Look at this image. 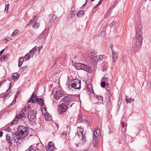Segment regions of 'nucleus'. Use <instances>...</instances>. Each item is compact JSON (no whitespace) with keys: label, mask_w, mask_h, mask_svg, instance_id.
<instances>
[{"label":"nucleus","mask_w":151,"mask_h":151,"mask_svg":"<svg viewBox=\"0 0 151 151\" xmlns=\"http://www.w3.org/2000/svg\"><path fill=\"white\" fill-rule=\"evenodd\" d=\"M28 130L27 127L19 126L17 128V132L14 134L12 136V141L17 144L20 143L21 139L24 138L27 136Z\"/></svg>","instance_id":"1"},{"label":"nucleus","mask_w":151,"mask_h":151,"mask_svg":"<svg viewBox=\"0 0 151 151\" xmlns=\"http://www.w3.org/2000/svg\"><path fill=\"white\" fill-rule=\"evenodd\" d=\"M34 99L41 106H44V100L41 98H39L37 97L36 94L34 93H32L31 98L28 102L33 103L35 102Z\"/></svg>","instance_id":"2"},{"label":"nucleus","mask_w":151,"mask_h":151,"mask_svg":"<svg viewBox=\"0 0 151 151\" xmlns=\"http://www.w3.org/2000/svg\"><path fill=\"white\" fill-rule=\"evenodd\" d=\"M47 37V35L43 31L42 33L40 34L38 37L35 40L34 42L35 43H43L45 41Z\"/></svg>","instance_id":"3"},{"label":"nucleus","mask_w":151,"mask_h":151,"mask_svg":"<svg viewBox=\"0 0 151 151\" xmlns=\"http://www.w3.org/2000/svg\"><path fill=\"white\" fill-rule=\"evenodd\" d=\"M71 84L70 85L71 87L75 89H79L81 86V82L80 80L75 79L71 81Z\"/></svg>","instance_id":"4"},{"label":"nucleus","mask_w":151,"mask_h":151,"mask_svg":"<svg viewBox=\"0 0 151 151\" xmlns=\"http://www.w3.org/2000/svg\"><path fill=\"white\" fill-rule=\"evenodd\" d=\"M74 96L72 95H68L64 97L62 100L63 103L68 106L73 100Z\"/></svg>","instance_id":"5"},{"label":"nucleus","mask_w":151,"mask_h":151,"mask_svg":"<svg viewBox=\"0 0 151 151\" xmlns=\"http://www.w3.org/2000/svg\"><path fill=\"white\" fill-rule=\"evenodd\" d=\"M142 41L143 37L142 36H136L135 47L138 48L140 47L142 45Z\"/></svg>","instance_id":"6"},{"label":"nucleus","mask_w":151,"mask_h":151,"mask_svg":"<svg viewBox=\"0 0 151 151\" xmlns=\"http://www.w3.org/2000/svg\"><path fill=\"white\" fill-rule=\"evenodd\" d=\"M25 116L24 114H17L15 116L14 119V120L13 122L10 124V125H12L13 124H15L19 120L22 119L25 117Z\"/></svg>","instance_id":"7"},{"label":"nucleus","mask_w":151,"mask_h":151,"mask_svg":"<svg viewBox=\"0 0 151 151\" xmlns=\"http://www.w3.org/2000/svg\"><path fill=\"white\" fill-rule=\"evenodd\" d=\"M22 113H37L35 109L31 108L30 106H28L27 107L24 108V109L22 110Z\"/></svg>","instance_id":"8"},{"label":"nucleus","mask_w":151,"mask_h":151,"mask_svg":"<svg viewBox=\"0 0 151 151\" xmlns=\"http://www.w3.org/2000/svg\"><path fill=\"white\" fill-rule=\"evenodd\" d=\"M68 106L63 103L59 106L58 110L59 113L64 112L67 109Z\"/></svg>","instance_id":"9"},{"label":"nucleus","mask_w":151,"mask_h":151,"mask_svg":"<svg viewBox=\"0 0 151 151\" xmlns=\"http://www.w3.org/2000/svg\"><path fill=\"white\" fill-rule=\"evenodd\" d=\"M83 129L81 127H78L77 129V132H75L76 135L80 137L82 136L83 138L82 139L84 140V135L83 134Z\"/></svg>","instance_id":"10"},{"label":"nucleus","mask_w":151,"mask_h":151,"mask_svg":"<svg viewBox=\"0 0 151 151\" xmlns=\"http://www.w3.org/2000/svg\"><path fill=\"white\" fill-rule=\"evenodd\" d=\"M93 139L99 138L100 137V132L99 129L98 128H95L93 131Z\"/></svg>","instance_id":"11"},{"label":"nucleus","mask_w":151,"mask_h":151,"mask_svg":"<svg viewBox=\"0 0 151 151\" xmlns=\"http://www.w3.org/2000/svg\"><path fill=\"white\" fill-rule=\"evenodd\" d=\"M142 25L139 24L136 29V36H142Z\"/></svg>","instance_id":"12"},{"label":"nucleus","mask_w":151,"mask_h":151,"mask_svg":"<svg viewBox=\"0 0 151 151\" xmlns=\"http://www.w3.org/2000/svg\"><path fill=\"white\" fill-rule=\"evenodd\" d=\"M63 96V93L61 91L59 90L55 92V98L56 100H58Z\"/></svg>","instance_id":"13"},{"label":"nucleus","mask_w":151,"mask_h":151,"mask_svg":"<svg viewBox=\"0 0 151 151\" xmlns=\"http://www.w3.org/2000/svg\"><path fill=\"white\" fill-rule=\"evenodd\" d=\"M27 117L30 122H34L36 119L35 114H28Z\"/></svg>","instance_id":"14"},{"label":"nucleus","mask_w":151,"mask_h":151,"mask_svg":"<svg viewBox=\"0 0 151 151\" xmlns=\"http://www.w3.org/2000/svg\"><path fill=\"white\" fill-rule=\"evenodd\" d=\"M6 139L9 144L11 145L12 144V139L10 136L9 134H7L6 135Z\"/></svg>","instance_id":"15"},{"label":"nucleus","mask_w":151,"mask_h":151,"mask_svg":"<svg viewBox=\"0 0 151 151\" xmlns=\"http://www.w3.org/2000/svg\"><path fill=\"white\" fill-rule=\"evenodd\" d=\"M118 58V54L114 50H112V58L113 61L115 62Z\"/></svg>","instance_id":"16"},{"label":"nucleus","mask_w":151,"mask_h":151,"mask_svg":"<svg viewBox=\"0 0 151 151\" xmlns=\"http://www.w3.org/2000/svg\"><path fill=\"white\" fill-rule=\"evenodd\" d=\"M86 118L87 117L85 115H83V114H79L78 119L81 121H85L86 120L87 121V120H86Z\"/></svg>","instance_id":"17"},{"label":"nucleus","mask_w":151,"mask_h":151,"mask_svg":"<svg viewBox=\"0 0 151 151\" xmlns=\"http://www.w3.org/2000/svg\"><path fill=\"white\" fill-rule=\"evenodd\" d=\"M91 58L95 62H97L98 61L97 56L95 53L93 52L92 53Z\"/></svg>","instance_id":"18"},{"label":"nucleus","mask_w":151,"mask_h":151,"mask_svg":"<svg viewBox=\"0 0 151 151\" xmlns=\"http://www.w3.org/2000/svg\"><path fill=\"white\" fill-rule=\"evenodd\" d=\"M90 68L87 65L82 64V70H83L87 72H89Z\"/></svg>","instance_id":"19"},{"label":"nucleus","mask_w":151,"mask_h":151,"mask_svg":"<svg viewBox=\"0 0 151 151\" xmlns=\"http://www.w3.org/2000/svg\"><path fill=\"white\" fill-rule=\"evenodd\" d=\"M36 46H35L31 50L29 53L31 54L32 56V57L35 54H37V49L36 48Z\"/></svg>","instance_id":"20"},{"label":"nucleus","mask_w":151,"mask_h":151,"mask_svg":"<svg viewBox=\"0 0 151 151\" xmlns=\"http://www.w3.org/2000/svg\"><path fill=\"white\" fill-rule=\"evenodd\" d=\"M82 63H76L75 65V67L76 69H82Z\"/></svg>","instance_id":"21"},{"label":"nucleus","mask_w":151,"mask_h":151,"mask_svg":"<svg viewBox=\"0 0 151 151\" xmlns=\"http://www.w3.org/2000/svg\"><path fill=\"white\" fill-rule=\"evenodd\" d=\"M46 120L47 121H49L51 119L52 117L50 114H43Z\"/></svg>","instance_id":"22"},{"label":"nucleus","mask_w":151,"mask_h":151,"mask_svg":"<svg viewBox=\"0 0 151 151\" xmlns=\"http://www.w3.org/2000/svg\"><path fill=\"white\" fill-rule=\"evenodd\" d=\"M86 89L87 91L88 92H90L91 93H92L93 92L92 86L91 84L88 85Z\"/></svg>","instance_id":"23"},{"label":"nucleus","mask_w":151,"mask_h":151,"mask_svg":"<svg viewBox=\"0 0 151 151\" xmlns=\"http://www.w3.org/2000/svg\"><path fill=\"white\" fill-rule=\"evenodd\" d=\"M76 12L75 11L74 8L73 7L71 9V12L70 13V17H73L76 14Z\"/></svg>","instance_id":"24"},{"label":"nucleus","mask_w":151,"mask_h":151,"mask_svg":"<svg viewBox=\"0 0 151 151\" xmlns=\"http://www.w3.org/2000/svg\"><path fill=\"white\" fill-rule=\"evenodd\" d=\"M24 59L22 57H20L19 58V62L18 64L19 67H20L21 66L23 62L24 61Z\"/></svg>","instance_id":"25"},{"label":"nucleus","mask_w":151,"mask_h":151,"mask_svg":"<svg viewBox=\"0 0 151 151\" xmlns=\"http://www.w3.org/2000/svg\"><path fill=\"white\" fill-rule=\"evenodd\" d=\"M122 96L119 95V99L118 101V103L117 105V108L119 109L120 106L121 105L122 102Z\"/></svg>","instance_id":"26"},{"label":"nucleus","mask_w":151,"mask_h":151,"mask_svg":"<svg viewBox=\"0 0 151 151\" xmlns=\"http://www.w3.org/2000/svg\"><path fill=\"white\" fill-rule=\"evenodd\" d=\"M9 57L8 55H3L1 57V62L4 61L6 59H7Z\"/></svg>","instance_id":"27"},{"label":"nucleus","mask_w":151,"mask_h":151,"mask_svg":"<svg viewBox=\"0 0 151 151\" xmlns=\"http://www.w3.org/2000/svg\"><path fill=\"white\" fill-rule=\"evenodd\" d=\"M125 100L126 102L127 103H131L132 102H133L134 101V99H132L131 98L128 99L126 97H125Z\"/></svg>","instance_id":"28"},{"label":"nucleus","mask_w":151,"mask_h":151,"mask_svg":"<svg viewBox=\"0 0 151 151\" xmlns=\"http://www.w3.org/2000/svg\"><path fill=\"white\" fill-rule=\"evenodd\" d=\"M84 11L83 10H81L79 11L77 13V16L78 17H81L83 15Z\"/></svg>","instance_id":"29"},{"label":"nucleus","mask_w":151,"mask_h":151,"mask_svg":"<svg viewBox=\"0 0 151 151\" xmlns=\"http://www.w3.org/2000/svg\"><path fill=\"white\" fill-rule=\"evenodd\" d=\"M19 76L17 73H15L13 74L12 76V79H18L19 77Z\"/></svg>","instance_id":"30"},{"label":"nucleus","mask_w":151,"mask_h":151,"mask_svg":"<svg viewBox=\"0 0 151 151\" xmlns=\"http://www.w3.org/2000/svg\"><path fill=\"white\" fill-rule=\"evenodd\" d=\"M40 23L37 22H35L33 25V27L35 29L38 28L40 26Z\"/></svg>","instance_id":"31"},{"label":"nucleus","mask_w":151,"mask_h":151,"mask_svg":"<svg viewBox=\"0 0 151 151\" xmlns=\"http://www.w3.org/2000/svg\"><path fill=\"white\" fill-rule=\"evenodd\" d=\"M93 142L94 145V146L95 147H97L98 146V140L96 139H93Z\"/></svg>","instance_id":"32"},{"label":"nucleus","mask_w":151,"mask_h":151,"mask_svg":"<svg viewBox=\"0 0 151 151\" xmlns=\"http://www.w3.org/2000/svg\"><path fill=\"white\" fill-rule=\"evenodd\" d=\"M96 98L98 99L99 100L101 101H103V97L99 95H97L95 96Z\"/></svg>","instance_id":"33"},{"label":"nucleus","mask_w":151,"mask_h":151,"mask_svg":"<svg viewBox=\"0 0 151 151\" xmlns=\"http://www.w3.org/2000/svg\"><path fill=\"white\" fill-rule=\"evenodd\" d=\"M9 4H8L7 5L5 6V9L4 10V12L5 13H7L9 10Z\"/></svg>","instance_id":"34"},{"label":"nucleus","mask_w":151,"mask_h":151,"mask_svg":"<svg viewBox=\"0 0 151 151\" xmlns=\"http://www.w3.org/2000/svg\"><path fill=\"white\" fill-rule=\"evenodd\" d=\"M41 111L42 113H47V111L46 110V108L45 107H43L42 108Z\"/></svg>","instance_id":"35"},{"label":"nucleus","mask_w":151,"mask_h":151,"mask_svg":"<svg viewBox=\"0 0 151 151\" xmlns=\"http://www.w3.org/2000/svg\"><path fill=\"white\" fill-rule=\"evenodd\" d=\"M49 148H51L54 147V145L51 142H50L48 143V144Z\"/></svg>","instance_id":"36"},{"label":"nucleus","mask_w":151,"mask_h":151,"mask_svg":"<svg viewBox=\"0 0 151 151\" xmlns=\"http://www.w3.org/2000/svg\"><path fill=\"white\" fill-rule=\"evenodd\" d=\"M31 56H32L31 54L29 53H27L25 56V58L26 59H29L31 57Z\"/></svg>","instance_id":"37"},{"label":"nucleus","mask_w":151,"mask_h":151,"mask_svg":"<svg viewBox=\"0 0 151 151\" xmlns=\"http://www.w3.org/2000/svg\"><path fill=\"white\" fill-rule=\"evenodd\" d=\"M18 32L19 31L18 29L15 30L12 33L11 36H13V35H16Z\"/></svg>","instance_id":"38"},{"label":"nucleus","mask_w":151,"mask_h":151,"mask_svg":"<svg viewBox=\"0 0 151 151\" xmlns=\"http://www.w3.org/2000/svg\"><path fill=\"white\" fill-rule=\"evenodd\" d=\"M42 46H40L38 47H37V49L38 50V51H37V54L38 55L39 53V52H40V50L42 48Z\"/></svg>","instance_id":"39"},{"label":"nucleus","mask_w":151,"mask_h":151,"mask_svg":"<svg viewBox=\"0 0 151 151\" xmlns=\"http://www.w3.org/2000/svg\"><path fill=\"white\" fill-rule=\"evenodd\" d=\"M27 151H36V150L32 148V147H30Z\"/></svg>","instance_id":"40"},{"label":"nucleus","mask_w":151,"mask_h":151,"mask_svg":"<svg viewBox=\"0 0 151 151\" xmlns=\"http://www.w3.org/2000/svg\"><path fill=\"white\" fill-rule=\"evenodd\" d=\"M34 21V18H32V19H31L30 21L28 22L27 25L28 26L31 23L33 22Z\"/></svg>","instance_id":"41"},{"label":"nucleus","mask_w":151,"mask_h":151,"mask_svg":"<svg viewBox=\"0 0 151 151\" xmlns=\"http://www.w3.org/2000/svg\"><path fill=\"white\" fill-rule=\"evenodd\" d=\"M108 78V76L107 75H105L103 78V80L104 81H106L107 80Z\"/></svg>","instance_id":"42"},{"label":"nucleus","mask_w":151,"mask_h":151,"mask_svg":"<svg viewBox=\"0 0 151 151\" xmlns=\"http://www.w3.org/2000/svg\"><path fill=\"white\" fill-rule=\"evenodd\" d=\"M101 85L102 87H104L106 86L105 82L104 81L102 82L101 83Z\"/></svg>","instance_id":"43"},{"label":"nucleus","mask_w":151,"mask_h":151,"mask_svg":"<svg viewBox=\"0 0 151 151\" xmlns=\"http://www.w3.org/2000/svg\"><path fill=\"white\" fill-rule=\"evenodd\" d=\"M57 17L55 15H53L52 17V20L53 21H55Z\"/></svg>","instance_id":"44"},{"label":"nucleus","mask_w":151,"mask_h":151,"mask_svg":"<svg viewBox=\"0 0 151 151\" xmlns=\"http://www.w3.org/2000/svg\"><path fill=\"white\" fill-rule=\"evenodd\" d=\"M103 0H100L98 4L96 5V6L94 8H96L99 5H100L101 3H102V1Z\"/></svg>","instance_id":"45"},{"label":"nucleus","mask_w":151,"mask_h":151,"mask_svg":"<svg viewBox=\"0 0 151 151\" xmlns=\"http://www.w3.org/2000/svg\"><path fill=\"white\" fill-rule=\"evenodd\" d=\"M55 150V147H51V148H49L48 151H54Z\"/></svg>","instance_id":"46"},{"label":"nucleus","mask_w":151,"mask_h":151,"mask_svg":"<svg viewBox=\"0 0 151 151\" xmlns=\"http://www.w3.org/2000/svg\"><path fill=\"white\" fill-rule=\"evenodd\" d=\"M11 40V39L9 37H6L5 39L4 40L6 41H9Z\"/></svg>","instance_id":"47"},{"label":"nucleus","mask_w":151,"mask_h":151,"mask_svg":"<svg viewBox=\"0 0 151 151\" xmlns=\"http://www.w3.org/2000/svg\"><path fill=\"white\" fill-rule=\"evenodd\" d=\"M99 60H101L103 58V56L102 55H100L99 56Z\"/></svg>","instance_id":"48"},{"label":"nucleus","mask_w":151,"mask_h":151,"mask_svg":"<svg viewBox=\"0 0 151 151\" xmlns=\"http://www.w3.org/2000/svg\"><path fill=\"white\" fill-rule=\"evenodd\" d=\"M11 130V129L9 127H7L5 129L6 131H7L8 132H9Z\"/></svg>","instance_id":"49"},{"label":"nucleus","mask_w":151,"mask_h":151,"mask_svg":"<svg viewBox=\"0 0 151 151\" xmlns=\"http://www.w3.org/2000/svg\"><path fill=\"white\" fill-rule=\"evenodd\" d=\"M116 22L114 21L110 24V26L111 27L113 26L115 23Z\"/></svg>","instance_id":"50"},{"label":"nucleus","mask_w":151,"mask_h":151,"mask_svg":"<svg viewBox=\"0 0 151 151\" xmlns=\"http://www.w3.org/2000/svg\"><path fill=\"white\" fill-rule=\"evenodd\" d=\"M122 127L124 128L126 126V124L123 122H122Z\"/></svg>","instance_id":"51"},{"label":"nucleus","mask_w":151,"mask_h":151,"mask_svg":"<svg viewBox=\"0 0 151 151\" xmlns=\"http://www.w3.org/2000/svg\"><path fill=\"white\" fill-rule=\"evenodd\" d=\"M110 9H109V10L107 12V13L106 14V15L107 16H108V15L110 14Z\"/></svg>","instance_id":"52"},{"label":"nucleus","mask_w":151,"mask_h":151,"mask_svg":"<svg viewBox=\"0 0 151 151\" xmlns=\"http://www.w3.org/2000/svg\"><path fill=\"white\" fill-rule=\"evenodd\" d=\"M16 99H15L14 98V99L13 101H12V105L14 104L15 103L16 101Z\"/></svg>","instance_id":"53"},{"label":"nucleus","mask_w":151,"mask_h":151,"mask_svg":"<svg viewBox=\"0 0 151 151\" xmlns=\"http://www.w3.org/2000/svg\"><path fill=\"white\" fill-rule=\"evenodd\" d=\"M5 50V49H3V50H1L0 52V55H2V54L4 52V51Z\"/></svg>","instance_id":"54"},{"label":"nucleus","mask_w":151,"mask_h":151,"mask_svg":"<svg viewBox=\"0 0 151 151\" xmlns=\"http://www.w3.org/2000/svg\"><path fill=\"white\" fill-rule=\"evenodd\" d=\"M6 81V80H5L4 81H1L0 82V85H2L3 83Z\"/></svg>","instance_id":"55"},{"label":"nucleus","mask_w":151,"mask_h":151,"mask_svg":"<svg viewBox=\"0 0 151 151\" xmlns=\"http://www.w3.org/2000/svg\"><path fill=\"white\" fill-rule=\"evenodd\" d=\"M18 93H19V92L18 91L17 93L15 95V98H14L15 99H16L18 97Z\"/></svg>","instance_id":"56"},{"label":"nucleus","mask_w":151,"mask_h":151,"mask_svg":"<svg viewBox=\"0 0 151 151\" xmlns=\"http://www.w3.org/2000/svg\"><path fill=\"white\" fill-rule=\"evenodd\" d=\"M9 95V94L8 93H7L6 95H4L3 97H4V99H5L6 98V96L8 95Z\"/></svg>","instance_id":"57"},{"label":"nucleus","mask_w":151,"mask_h":151,"mask_svg":"<svg viewBox=\"0 0 151 151\" xmlns=\"http://www.w3.org/2000/svg\"><path fill=\"white\" fill-rule=\"evenodd\" d=\"M2 135L3 132H0V137H2Z\"/></svg>","instance_id":"58"},{"label":"nucleus","mask_w":151,"mask_h":151,"mask_svg":"<svg viewBox=\"0 0 151 151\" xmlns=\"http://www.w3.org/2000/svg\"><path fill=\"white\" fill-rule=\"evenodd\" d=\"M11 84H12V83L11 82L10 83V86H9V88H8V89L6 91H7L9 90L11 88Z\"/></svg>","instance_id":"59"},{"label":"nucleus","mask_w":151,"mask_h":151,"mask_svg":"<svg viewBox=\"0 0 151 151\" xmlns=\"http://www.w3.org/2000/svg\"><path fill=\"white\" fill-rule=\"evenodd\" d=\"M33 18H34V20L35 19L37 20V16H34Z\"/></svg>","instance_id":"60"},{"label":"nucleus","mask_w":151,"mask_h":151,"mask_svg":"<svg viewBox=\"0 0 151 151\" xmlns=\"http://www.w3.org/2000/svg\"><path fill=\"white\" fill-rule=\"evenodd\" d=\"M110 48H111V49L112 52V50H113V48H112L113 45H111V46H110Z\"/></svg>","instance_id":"61"},{"label":"nucleus","mask_w":151,"mask_h":151,"mask_svg":"<svg viewBox=\"0 0 151 151\" xmlns=\"http://www.w3.org/2000/svg\"><path fill=\"white\" fill-rule=\"evenodd\" d=\"M126 128H124V129H123L122 128V131L123 132H125L126 131Z\"/></svg>","instance_id":"62"},{"label":"nucleus","mask_w":151,"mask_h":151,"mask_svg":"<svg viewBox=\"0 0 151 151\" xmlns=\"http://www.w3.org/2000/svg\"><path fill=\"white\" fill-rule=\"evenodd\" d=\"M87 1V0H86V3H85V4H84L82 6V7H84V6H85V5H86V1Z\"/></svg>","instance_id":"63"},{"label":"nucleus","mask_w":151,"mask_h":151,"mask_svg":"<svg viewBox=\"0 0 151 151\" xmlns=\"http://www.w3.org/2000/svg\"><path fill=\"white\" fill-rule=\"evenodd\" d=\"M74 104V103H72V104H71L70 105V106H69V107H71L72 106V104Z\"/></svg>","instance_id":"64"}]
</instances>
